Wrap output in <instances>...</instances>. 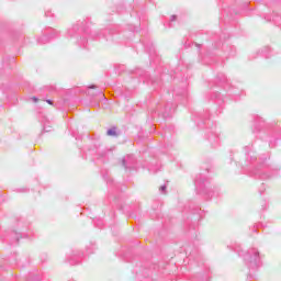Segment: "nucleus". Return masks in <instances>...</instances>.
Listing matches in <instances>:
<instances>
[{
	"instance_id": "f257e3e1",
	"label": "nucleus",
	"mask_w": 281,
	"mask_h": 281,
	"mask_svg": "<svg viewBox=\"0 0 281 281\" xmlns=\"http://www.w3.org/2000/svg\"><path fill=\"white\" fill-rule=\"evenodd\" d=\"M244 260L248 267V269H251L252 271H256L261 265L260 261V251L256 248L249 249L245 255H244Z\"/></svg>"
},
{
	"instance_id": "f03ea898",
	"label": "nucleus",
	"mask_w": 281,
	"mask_h": 281,
	"mask_svg": "<svg viewBox=\"0 0 281 281\" xmlns=\"http://www.w3.org/2000/svg\"><path fill=\"white\" fill-rule=\"evenodd\" d=\"M122 166L125 170H133L135 168V156L127 155L122 159Z\"/></svg>"
},
{
	"instance_id": "7ed1b4c3",
	"label": "nucleus",
	"mask_w": 281,
	"mask_h": 281,
	"mask_svg": "<svg viewBox=\"0 0 281 281\" xmlns=\"http://www.w3.org/2000/svg\"><path fill=\"white\" fill-rule=\"evenodd\" d=\"M205 181H207V178L203 177V175H199L194 179V186L195 190L199 193L203 192V188H205Z\"/></svg>"
},
{
	"instance_id": "20e7f679",
	"label": "nucleus",
	"mask_w": 281,
	"mask_h": 281,
	"mask_svg": "<svg viewBox=\"0 0 281 281\" xmlns=\"http://www.w3.org/2000/svg\"><path fill=\"white\" fill-rule=\"evenodd\" d=\"M82 34V29H80L79 24H75L72 25V27H70L67 32V35L70 38H74V36H80Z\"/></svg>"
},
{
	"instance_id": "39448f33",
	"label": "nucleus",
	"mask_w": 281,
	"mask_h": 281,
	"mask_svg": "<svg viewBox=\"0 0 281 281\" xmlns=\"http://www.w3.org/2000/svg\"><path fill=\"white\" fill-rule=\"evenodd\" d=\"M207 139L209 142H211V146H213V148H216V146H218L221 142V138H218V134H216V132L214 131L210 132Z\"/></svg>"
},
{
	"instance_id": "423d86ee",
	"label": "nucleus",
	"mask_w": 281,
	"mask_h": 281,
	"mask_svg": "<svg viewBox=\"0 0 281 281\" xmlns=\"http://www.w3.org/2000/svg\"><path fill=\"white\" fill-rule=\"evenodd\" d=\"M59 36L58 31H54L50 35H44L42 37L38 38V43L40 45H45V43H49V38H56Z\"/></svg>"
},
{
	"instance_id": "0eeeda50",
	"label": "nucleus",
	"mask_w": 281,
	"mask_h": 281,
	"mask_svg": "<svg viewBox=\"0 0 281 281\" xmlns=\"http://www.w3.org/2000/svg\"><path fill=\"white\" fill-rule=\"evenodd\" d=\"M106 135L109 137H120V132H117V127L113 126L106 131Z\"/></svg>"
},
{
	"instance_id": "6e6552de",
	"label": "nucleus",
	"mask_w": 281,
	"mask_h": 281,
	"mask_svg": "<svg viewBox=\"0 0 281 281\" xmlns=\"http://www.w3.org/2000/svg\"><path fill=\"white\" fill-rule=\"evenodd\" d=\"M257 177H259V179H271V176L267 175V173H262L260 171L256 172Z\"/></svg>"
},
{
	"instance_id": "1a4fd4ad",
	"label": "nucleus",
	"mask_w": 281,
	"mask_h": 281,
	"mask_svg": "<svg viewBox=\"0 0 281 281\" xmlns=\"http://www.w3.org/2000/svg\"><path fill=\"white\" fill-rule=\"evenodd\" d=\"M269 52H271V48L265 47V48L261 50V54H262V56H265V58H269Z\"/></svg>"
},
{
	"instance_id": "9d476101",
	"label": "nucleus",
	"mask_w": 281,
	"mask_h": 281,
	"mask_svg": "<svg viewBox=\"0 0 281 281\" xmlns=\"http://www.w3.org/2000/svg\"><path fill=\"white\" fill-rule=\"evenodd\" d=\"M172 113V109H170L168 105L165 106V113L162 114L164 117H168Z\"/></svg>"
},
{
	"instance_id": "9b49d317",
	"label": "nucleus",
	"mask_w": 281,
	"mask_h": 281,
	"mask_svg": "<svg viewBox=\"0 0 281 281\" xmlns=\"http://www.w3.org/2000/svg\"><path fill=\"white\" fill-rule=\"evenodd\" d=\"M217 79L220 80V82H227V77H225V75L223 74L218 75Z\"/></svg>"
},
{
	"instance_id": "f8f14e48",
	"label": "nucleus",
	"mask_w": 281,
	"mask_h": 281,
	"mask_svg": "<svg viewBox=\"0 0 281 281\" xmlns=\"http://www.w3.org/2000/svg\"><path fill=\"white\" fill-rule=\"evenodd\" d=\"M166 184H164V186H161L160 188H159V192H161V194H166Z\"/></svg>"
},
{
	"instance_id": "ddd939ff",
	"label": "nucleus",
	"mask_w": 281,
	"mask_h": 281,
	"mask_svg": "<svg viewBox=\"0 0 281 281\" xmlns=\"http://www.w3.org/2000/svg\"><path fill=\"white\" fill-rule=\"evenodd\" d=\"M52 131V127L44 125V133H49Z\"/></svg>"
},
{
	"instance_id": "4468645a",
	"label": "nucleus",
	"mask_w": 281,
	"mask_h": 281,
	"mask_svg": "<svg viewBox=\"0 0 281 281\" xmlns=\"http://www.w3.org/2000/svg\"><path fill=\"white\" fill-rule=\"evenodd\" d=\"M248 157L250 158V161H256V156L248 154Z\"/></svg>"
},
{
	"instance_id": "2eb2a0df",
	"label": "nucleus",
	"mask_w": 281,
	"mask_h": 281,
	"mask_svg": "<svg viewBox=\"0 0 281 281\" xmlns=\"http://www.w3.org/2000/svg\"><path fill=\"white\" fill-rule=\"evenodd\" d=\"M102 225H103L102 220H98L97 227H102Z\"/></svg>"
},
{
	"instance_id": "dca6fc26",
	"label": "nucleus",
	"mask_w": 281,
	"mask_h": 281,
	"mask_svg": "<svg viewBox=\"0 0 281 281\" xmlns=\"http://www.w3.org/2000/svg\"><path fill=\"white\" fill-rule=\"evenodd\" d=\"M69 263L74 266V265H79L80 262L79 261H74V259H70Z\"/></svg>"
},
{
	"instance_id": "f3484780",
	"label": "nucleus",
	"mask_w": 281,
	"mask_h": 281,
	"mask_svg": "<svg viewBox=\"0 0 281 281\" xmlns=\"http://www.w3.org/2000/svg\"><path fill=\"white\" fill-rule=\"evenodd\" d=\"M14 243H15V244L19 243V234H16V233H15V240L12 241V244H14Z\"/></svg>"
},
{
	"instance_id": "a211bd4d",
	"label": "nucleus",
	"mask_w": 281,
	"mask_h": 281,
	"mask_svg": "<svg viewBox=\"0 0 281 281\" xmlns=\"http://www.w3.org/2000/svg\"><path fill=\"white\" fill-rule=\"evenodd\" d=\"M47 104L54 105V101H52L50 99L46 100Z\"/></svg>"
},
{
	"instance_id": "6ab92c4d",
	"label": "nucleus",
	"mask_w": 281,
	"mask_h": 281,
	"mask_svg": "<svg viewBox=\"0 0 281 281\" xmlns=\"http://www.w3.org/2000/svg\"><path fill=\"white\" fill-rule=\"evenodd\" d=\"M170 21H171V22H172V21H177V15H171Z\"/></svg>"
},
{
	"instance_id": "aec40b11",
	"label": "nucleus",
	"mask_w": 281,
	"mask_h": 281,
	"mask_svg": "<svg viewBox=\"0 0 281 281\" xmlns=\"http://www.w3.org/2000/svg\"><path fill=\"white\" fill-rule=\"evenodd\" d=\"M97 88H98V86H95V85L89 86V89H97Z\"/></svg>"
},
{
	"instance_id": "412c9836",
	"label": "nucleus",
	"mask_w": 281,
	"mask_h": 281,
	"mask_svg": "<svg viewBox=\"0 0 281 281\" xmlns=\"http://www.w3.org/2000/svg\"><path fill=\"white\" fill-rule=\"evenodd\" d=\"M235 251H237L238 256H243V252L240 251V249H236Z\"/></svg>"
},
{
	"instance_id": "4be33fe9",
	"label": "nucleus",
	"mask_w": 281,
	"mask_h": 281,
	"mask_svg": "<svg viewBox=\"0 0 281 281\" xmlns=\"http://www.w3.org/2000/svg\"><path fill=\"white\" fill-rule=\"evenodd\" d=\"M32 100H33V102H38V98H36V97H33Z\"/></svg>"
},
{
	"instance_id": "5701e85b",
	"label": "nucleus",
	"mask_w": 281,
	"mask_h": 281,
	"mask_svg": "<svg viewBox=\"0 0 281 281\" xmlns=\"http://www.w3.org/2000/svg\"><path fill=\"white\" fill-rule=\"evenodd\" d=\"M258 122H262V119L257 117V120H256V124H258Z\"/></svg>"
},
{
	"instance_id": "b1692460",
	"label": "nucleus",
	"mask_w": 281,
	"mask_h": 281,
	"mask_svg": "<svg viewBox=\"0 0 281 281\" xmlns=\"http://www.w3.org/2000/svg\"><path fill=\"white\" fill-rule=\"evenodd\" d=\"M20 192H27V189H20Z\"/></svg>"
},
{
	"instance_id": "393cba45",
	"label": "nucleus",
	"mask_w": 281,
	"mask_h": 281,
	"mask_svg": "<svg viewBox=\"0 0 281 281\" xmlns=\"http://www.w3.org/2000/svg\"><path fill=\"white\" fill-rule=\"evenodd\" d=\"M106 155V151H103L102 154H101V157H104Z\"/></svg>"
},
{
	"instance_id": "a878e982",
	"label": "nucleus",
	"mask_w": 281,
	"mask_h": 281,
	"mask_svg": "<svg viewBox=\"0 0 281 281\" xmlns=\"http://www.w3.org/2000/svg\"><path fill=\"white\" fill-rule=\"evenodd\" d=\"M80 41H81V43H85L86 40L85 38L82 40V37H80Z\"/></svg>"
},
{
	"instance_id": "bb28decb",
	"label": "nucleus",
	"mask_w": 281,
	"mask_h": 281,
	"mask_svg": "<svg viewBox=\"0 0 281 281\" xmlns=\"http://www.w3.org/2000/svg\"><path fill=\"white\" fill-rule=\"evenodd\" d=\"M80 41H81V43H85L86 40L85 38L82 40V37H80Z\"/></svg>"
},
{
	"instance_id": "cd10ccee",
	"label": "nucleus",
	"mask_w": 281,
	"mask_h": 281,
	"mask_svg": "<svg viewBox=\"0 0 281 281\" xmlns=\"http://www.w3.org/2000/svg\"><path fill=\"white\" fill-rule=\"evenodd\" d=\"M252 232H255V233H256V232H258V229H256V227H254V228H252Z\"/></svg>"
},
{
	"instance_id": "c85d7f7f",
	"label": "nucleus",
	"mask_w": 281,
	"mask_h": 281,
	"mask_svg": "<svg viewBox=\"0 0 281 281\" xmlns=\"http://www.w3.org/2000/svg\"><path fill=\"white\" fill-rule=\"evenodd\" d=\"M45 16H49V12H46V13H45Z\"/></svg>"
},
{
	"instance_id": "c756f323",
	"label": "nucleus",
	"mask_w": 281,
	"mask_h": 281,
	"mask_svg": "<svg viewBox=\"0 0 281 281\" xmlns=\"http://www.w3.org/2000/svg\"><path fill=\"white\" fill-rule=\"evenodd\" d=\"M260 194H262V189L259 190Z\"/></svg>"
}]
</instances>
